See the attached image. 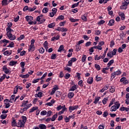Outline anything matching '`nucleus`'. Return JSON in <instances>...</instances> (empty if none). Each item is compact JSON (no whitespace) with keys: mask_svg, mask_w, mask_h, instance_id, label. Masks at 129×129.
Here are the masks:
<instances>
[{"mask_svg":"<svg viewBox=\"0 0 129 129\" xmlns=\"http://www.w3.org/2000/svg\"><path fill=\"white\" fill-rule=\"evenodd\" d=\"M2 42H3V43H4V45H3V46H4V47H6L7 46V44H8V43H10V41L4 39L2 40H1Z\"/></svg>","mask_w":129,"mask_h":129,"instance_id":"ddd939ff","label":"nucleus"},{"mask_svg":"<svg viewBox=\"0 0 129 129\" xmlns=\"http://www.w3.org/2000/svg\"><path fill=\"white\" fill-rule=\"evenodd\" d=\"M101 58H102L101 55H100V56H98V55L96 54L95 56V61H97L98 60H100V59H101Z\"/></svg>","mask_w":129,"mask_h":129,"instance_id":"393cba45","label":"nucleus"},{"mask_svg":"<svg viewBox=\"0 0 129 129\" xmlns=\"http://www.w3.org/2000/svg\"><path fill=\"white\" fill-rule=\"evenodd\" d=\"M6 79V74H4L2 77L0 78V82H3L4 80Z\"/></svg>","mask_w":129,"mask_h":129,"instance_id":"f704fd0d","label":"nucleus"},{"mask_svg":"<svg viewBox=\"0 0 129 129\" xmlns=\"http://www.w3.org/2000/svg\"><path fill=\"white\" fill-rule=\"evenodd\" d=\"M58 20H64V16L63 15H60L56 18V21H58Z\"/></svg>","mask_w":129,"mask_h":129,"instance_id":"c03bdc74","label":"nucleus"},{"mask_svg":"<svg viewBox=\"0 0 129 129\" xmlns=\"http://www.w3.org/2000/svg\"><path fill=\"white\" fill-rule=\"evenodd\" d=\"M119 16L121 17V19L122 21H123L124 19H125V17L124 16V13L122 12L119 13Z\"/></svg>","mask_w":129,"mask_h":129,"instance_id":"9d476101","label":"nucleus"},{"mask_svg":"<svg viewBox=\"0 0 129 129\" xmlns=\"http://www.w3.org/2000/svg\"><path fill=\"white\" fill-rule=\"evenodd\" d=\"M118 108H117L116 106L113 105L110 108V111H115Z\"/></svg>","mask_w":129,"mask_h":129,"instance_id":"dca6fc26","label":"nucleus"},{"mask_svg":"<svg viewBox=\"0 0 129 129\" xmlns=\"http://www.w3.org/2000/svg\"><path fill=\"white\" fill-rule=\"evenodd\" d=\"M55 87L53 88L52 89V91L50 93L51 95H53L56 92V90H58L59 88H58V86L57 85H55Z\"/></svg>","mask_w":129,"mask_h":129,"instance_id":"6e6552de","label":"nucleus"},{"mask_svg":"<svg viewBox=\"0 0 129 129\" xmlns=\"http://www.w3.org/2000/svg\"><path fill=\"white\" fill-rule=\"evenodd\" d=\"M68 96L69 98H73V97L74 96V92H70L68 93Z\"/></svg>","mask_w":129,"mask_h":129,"instance_id":"6ab92c4d","label":"nucleus"},{"mask_svg":"<svg viewBox=\"0 0 129 129\" xmlns=\"http://www.w3.org/2000/svg\"><path fill=\"white\" fill-rule=\"evenodd\" d=\"M39 53H40L41 54H43V53L45 52V49L43 47H42L39 49Z\"/></svg>","mask_w":129,"mask_h":129,"instance_id":"603ef678","label":"nucleus"},{"mask_svg":"<svg viewBox=\"0 0 129 129\" xmlns=\"http://www.w3.org/2000/svg\"><path fill=\"white\" fill-rule=\"evenodd\" d=\"M86 55H83L82 58V62H85V61L86 60Z\"/></svg>","mask_w":129,"mask_h":129,"instance_id":"3c124183","label":"nucleus"},{"mask_svg":"<svg viewBox=\"0 0 129 129\" xmlns=\"http://www.w3.org/2000/svg\"><path fill=\"white\" fill-rule=\"evenodd\" d=\"M109 87V85H108V84L107 85H106L103 88V89H104V90H107V89H108V88Z\"/></svg>","mask_w":129,"mask_h":129,"instance_id":"69168bd1","label":"nucleus"},{"mask_svg":"<svg viewBox=\"0 0 129 129\" xmlns=\"http://www.w3.org/2000/svg\"><path fill=\"white\" fill-rule=\"evenodd\" d=\"M14 43L13 42H12L10 44H9V45L8 46H7V47H10L11 48H14Z\"/></svg>","mask_w":129,"mask_h":129,"instance_id":"0e129e2a","label":"nucleus"},{"mask_svg":"<svg viewBox=\"0 0 129 129\" xmlns=\"http://www.w3.org/2000/svg\"><path fill=\"white\" fill-rule=\"evenodd\" d=\"M79 6V3H77L73 4L72 6V9H74V8H76V7H78Z\"/></svg>","mask_w":129,"mask_h":129,"instance_id":"de8ad7c7","label":"nucleus"},{"mask_svg":"<svg viewBox=\"0 0 129 129\" xmlns=\"http://www.w3.org/2000/svg\"><path fill=\"white\" fill-rule=\"evenodd\" d=\"M6 31L7 33H12L14 32V30H13L11 28H7Z\"/></svg>","mask_w":129,"mask_h":129,"instance_id":"a19ab883","label":"nucleus"},{"mask_svg":"<svg viewBox=\"0 0 129 129\" xmlns=\"http://www.w3.org/2000/svg\"><path fill=\"white\" fill-rule=\"evenodd\" d=\"M42 18H43V15H40L37 17L36 20L37 21V22H38V23H40Z\"/></svg>","mask_w":129,"mask_h":129,"instance_id":"c756f323","label":"nucleus"},{"mask_svg":"<svg viewBox=\"0 0 129 129\" xmlns=\"http://www.w3.org/2000/svg\"><path fill=\"white\" fill-rule=\"evenodd\" d=\"M99 99H100V97H98L97 98H96L95 99V101H94V103H95V104H97V102H98V101H99Z\"/></svg>","mask_w":129,"mask_h":129,"instance_id":"79ce46f5","label":"nucleus"},{"mask_svg":"<svg viewBox=\"0 0 129 129\" xmlns=\"http://www.w3.org/2000/svg\"><path fill=\"white\" fill-rule=\"evenodd\" d=\"M95 68H96L97 71H99V70L101 69L100 66H99L98 64H95Z\"/></svg>","mask_w":129,"mask_h":129,"instance_id":"c85d7f7f","label":"nucleus"},{"mask_svg":"<svg viewBox=\"0 0 129 129\" xmlns=\"http://www.w3.org/2000/svg\"><path fill=\"white\" fill-rule=\"evenodd\" d=\"M82 20H83V21H84V22H86L87 21V17L86 16V15L85 14L84 15H83L81 17Z\"/></svg>","mask_w":129,"mask_h":129,"instance_id":"b1692460","label":"nucleus"},{"mask_svg":"<svg viewBox=\"0 0 129 129\" xmlns=\"http://www.w3.org/2000/svg\"><path fill=\"white\" fill-rule=\"evenodd\" d=\"M7 36L10 39V40H11V41H14V40H16V36L14 35H13L11 33H7Z\"/></svg>","mask_w":129,"mask_h":129,"instance_id":"7ed1b4c3","label":"nucleus"},{"mask_svg":"<svg viewBox=\"0 0 129 129\" xmlns=\"http://www.w3.org/2000/svg\"><path fill=\"white\" fill-rule=\"evenodd\" d=\"M114 104L117 108H119V107L120 106V104H119V102L116 101L114 103Z\"/></svg>","mask_w":129,"mask_h":129,"instance_id":"37998d69","label":"nucleus"},{"mask_svg":"<svg viewBox=\"0 0 129 129\" xmlns=\"http://www.w3.org/2000/svg\"><path fill=\"white\" fill-rule=\"evenodd\" d=\"M3 71H4L6 74H11V71L9 70L6 66L3 67Z\"/></svg>","mask_w":129,"mask_h":129,"instance_id":"20e7f679","label":"nucleus"},{"mask_svg":"<svg viewBox=\"0 0 129 129\" xmlns=\"http://www.w3.org/2000/svg\"><path fill=\"white\" fill-rule=\"evenodd\" d=\"M28 103H29L28 101H24L22 102V104L21 105V107H25V106L28 105Z\"/></svg>","mask_w":129,"mask_h":129,"instance_id":"f8f14e48","label":"nucleus"},{"mask_svg":"<svg viewBox=\"0 0 129 129\" xmlns=\"http://www.w3.org/2000/svg\"><path fill=\"white\" fill-rule=\"evenodd\" d=\"M34 44H35V39H32L31 40L30 48L28 49L29 52H30V51L33 52L35 50V46L34 45Z\"/></svg>","mask_w":129,"mask_h":129,"instance_id":"f03ea898","label":"nucleus"},{"mask_svg":"<svg viewBox=\"0 0 129 129\" xmlns=\"http://www.w3.org/2000/svg\"><path fill=\"white\" fill-rule=\"evenodd\" d=\"M87 83H88V84H92V83H93V78L92 77L89 78L87 80Z\"/></svg>","mask_w":129,"mask_h":129,"instance_id":"1a4fd4ad","label":"nucleus"},{"mask_svg":"<svg viewBox=\"0 0 129 129\" xmlns=\"http://www.w3.org/2000/svg\"><path fill=\"white\" fill-rule=\"evenodd\" d=\"M57 114H54L51 118V121H54L56 118H57Z\"/></svg>","mask_w":129,"mask_h":129,"instance_id":"58836bf2","label":"nucleus"},{"mask_svg":"<svg viewBox=\"0 0 129 129\" xmlns=\"http://www.w3.org/2000/svg\"><path fill=\"white\" fill-rule=\"evenodd\" d=\"M116 52H117V49L115 48L112 51V55L113 56H114L115 55H116Z\"/></svg>","mask_w":129,"mask_h":129,"instance_id":"4c0bfd02","label":"nucleus"},{"mask_svg":"<svg viewBox=\"0 0 129 129\" xmlns=\"http://www.w3.org/2000/svg\"><path fill=\"white\" fill-rule=\"evenodd\" d=\"M107 55L108 57H109L110 58H112V56H113L112 55V53L111 52H108Z\"/></svg>","mask_w":129,"mask_h":129,"instance_id":"e2e57ef3","label":"nucleus"},{"mask_svg":"<svg viewBox=\"0 0 129 129\" xmlns=\"http://www.w3.org/2000/svg\"><path fill=\"white\" fill-rule=\"evenodd\" d=\"M56 31H58V32H67V31H68V29H67V28H61V27H58L57 28H56L55 29Z\"/></svg>","mask_w":129,"mask_h":129,"instance_id":"39448f33","label":"nucleus"},{"mask_svg":"<svg viewBox=\"0 0 129 129\" xmlns=\"http://www.w3.org/2000/svg\"><path fill=\"white\" fill-rule=\"evenodd\" d=\"M25 18L27 22H31V21H33V18L32 16H27Z\"/></svg>","mask_w":129,"mask_h":129,"instance_id":"2eb2a0df","label":"nucleus"},{"mask_svg":"<svg viewBox=\"0 0 129 129\" xmlns=\"http://www.w3.org/2000/svg\"><path fill=\"white\" fill-rule=\"evenodd\" d=\"M114 62V60L113 59H111V60H110L107 64V67H110L111 64H113Z\"/></svg>","mask_w":129,"mask_h":129,"instance_id":"5701e85b","label":"nucleus"},{"mask_svg":"<svg viewBox=\"0 0 129 129\" xmlns=\"http://www.w3.org/2000/svg\"><path fill=\"white\" fill-rule=\"evenodd\" d=\"M50 58L52 60H54V59H56V58H57V56H56V54L53 53V54H51Z\"/></svg>","mask_w":129,"mask_h":129,"instance_id":"72a5a7b5","label":"nucleus"},{"mask_svg":"<svg viewBox=\"0 0 129 129\" xmlns=\"http://www.w3.org/2000/svg\"><path fill=\"white\" fill-rule=\"evenodd\" d=\"M55 26V23H50V24H49L48 25V28H53V27Z\"/></svg>","mask_w":129,"mask_h":129,"instance_id":"13d9d810","label":"nucleus"},{"mask_svg":"<svg viewBox=\"0 0 129 129\" xmlns=\"http://www.w3.org/2000/svg\"><path fill=\"white\" fill-rule=\"evenodd\" d=\"M17 61L12 60L10 62L9 65H10V66H14V65H16V64H17Z\"/></svg>","mask_w":129,"mask_h":129,"instance_id":"bb28decb","label":"nucleus"},{"mask_svg":"<svg viewBox=\"0 0 129 129\" xmlns=\"http://www.w3.org/2000/svg\"><path fill=\"white\" fill-rule=\"evenodd\" d=\"M41 115H46L47 114V111L46 110H43L40 113Z\"/></svg>","mask_w":129,"mask_h":129,"instance_id":"5fc2aeb1","label":"nucleus"},{"mask_svg":"<svg viewBox=\"0 0 129 129\" xmlns=\"http://www.w3.org/2000/svg\"><path fill=\"white\" fill-rule=\"evenodd\" d=\"M78 107H79L78 105L71 106L69 107V109L70 111V112H72L73 110H75V109H77Z\"/></svg>","mask_w":129,"mask_h":129,"instance_id":"423d86ee","label":"nucleus"},{"mask_svg":"<svg viewBox=\"0 0 129 129\" xmlns=\"http://www.w3.org/2000/svg\"><path fill=\"white\" fill-rule=\"evenodd\" d=\"M59 39H60V36H59V35H57L56 36L53 37L51 38V41H55V40H59Z\"/></svg>","mask_w":129,"mask_h":129,"instance_id":"a878e982","label":"nucleus"},{"mask_svg":"<svg viewBox=\"0 0 129 129\" xmlns=\"http://www.w3.org/2000/svg\"><path fill=\"white\" fill-rule=\"evenodd\" d=\"M70 21L72 23H75V22H78V19H74V18H70Z\"/></svg>","mask_w":129,"mask_h":129,"instance_id":"864d4df0","label":"nucleus"},{"mask_svg":"<svg viewBox=\"0 0 129 129\" xmlns=\"http://www.w3.org/2000/svg\"><path fill=\"white\" fill-rule=\"evenodd\" d=\"M76 51H77V52H78V51H80V50H81V46H80V45L77 44L76 45Z\"/></svg>","mask_w":129,"mask_h":129,"instance_id":"cd10ccee","label":"nucleus"},{"mask_svg":"<svg viewBox=\"0 0 129 129\" xmlns=\"http://www.w3.org/2000/svg\"><path fill=\"white\" fill-rule=\"evenodd\" d=\"M72 60H69L68 61V64L67 65V66H70V67H71L72 66Z\"/></svg>","mask_w":129,"mask_h":129,"instance_id":"774afa93","label":"nucleus"},{"mask_svg":"<svg viewBox=\"0 0 129 129\" xmlns=\"http://www.w3.org/2000/svg\"><path fill=\"white\" fill-rule=\"evenodd\" d=\"M2 4V6H8V0H3Z\"/></svg>","mask_w":129,"mask_h":129,"instance_id":"473e14b6","label":"nucleus"},{"mask_svg":"<svg viewBox=\"0 0 129 129\" xmlns=\"http://www.w3.org/2000/svg\"><path fill=\"white\" fill-rule=\"evenodd\" d=\"M24 38H25V35H20V37H19V38H18V40L19 41H21V40H23V39H24Z\"/></svg>","mask_w":129,"mask_h":129,"instance_id":"680f3d73","label":"nucleus"},{"mask_svg":"<svg viewBox=\"0 0 129 129\" xmlns=\"http://www.w3.org/2000/svg\"><path fill=\"white\" fill-rule=\"evenodd\" d=\"M38 127L39 128V129H46V128H47V127L46 126V125H45L44 124H40L38 125Z\"/></svg>","mask_w":129,"mask_h":129,"instance_id":"4468645a","label":"nucleus"},{"mask_svg":"<svg viewBox=\"0 0 129 129\" xmlns=\"http://www.w3.org/2000/svg\"><path fill=\"white\" fill-rule=\"evenodd\" d=\"M70 76H71V75L69 73H67L66 74V75L64 76V78L66 79H69V78H70Z\"/></svg>","mask_w":129,"mask_h":129,"instance_id":"09e8293b","label":"nucleus"},{"mask_svg":"<svg viewBox=\"0 0 129 129\" xmlns=\"http://www.w3.org/2000/svg\"><path fill=\"white\" fill-rule=\"evenodd\" d=\"M15 97H16V95H13L9 100V102H11V103H13L14 102V100L15 99Z\"/></svg>","mask_w":129,"mask_h":129,"instance_id":"aec40b11","label":"nucleus"},{"mask_svg":"<svg viewBox=\"0 0 129 129\" xmlns=\"http://www.w3.org/2000/svg\"><path fill=\"white\" fill-rule=\"evenodd\" d=\"M116 74H115V72H113V73H112V74H111V78H110V79H111V81H112L113 79V78H115V76H116Z\"/></svg>","mask_w":129,"mask_h":129,"instance_id":"c9c22d12","label":"nucleus"},{"mask_svg":"<svg viewBox=\"0 0 129 129\" xmlns=\"http://www.w3.org/2000/svg\"><path fill=\"white\" fill-rule=\"evenodd\" d=\"M104 23H105V21L104 20H101L100 21L98 24V25H103V24H104Z\"/></svg>","mask_w":129,"mask_h":129,"instance_id":"338daca9","label":"nucleus"},{"mask_svg":"<svg viewBox=\"0 0 129 129\" xmlns=\"http://www.w3.org/2000/svg\"><path fill=\"white\" fill-rule=\"evenodd\" d=\"M31 106H32V104H27L26 106L24 107V109H25V110H27V109H29V108H30Z\"/></svg>","mask_w":129,"mask_h":129,"instance_id":"7c9ffc66","label":"nucleus"},{"mask_svg":"<svg viewBox=\"0 0 129 129\" xmlns=\"http://www.w3.org/2000/svg\"><path fill=\"white\" fill-rule=\"evenodd\" d=\"M101 79H102V78H101V77H98V75L96 76V81H97V82L100 81V80H101Z\"/></svg>","mask_w":129,"mask_h":129,"instance_id":"052dcab7","label":"nucleus"},{"mask_svg":"<svg viewBox=\"0 0 129 129\" xmlns=\"http://www.w3.org/2000/svg\"><path fill=\"white\" fill-rule=\"evenodd\" d=\"M107 100H108V98H105L103 99V100H102V102L103 104H106V102L107 101Z\"/></svg>","mask_w":129,"mask_h":129,"instance_id":"a18cd8bd","label":"nucleus"},{"mask_svg":"<svg viewBox=\"0 0 129 129\" xmlns=\"http://www.w3.org/2000/svg\"><path fill=\"white\" fill-rule=\"evenodd\" d=\"M104 127H105V126H104V124L102 123V124L99 125L98 128L99 129H104Z\"/></svg>","mask_w":129,"mask_h":129,"instance_id":"8fccbe9b","label":"nucleus"},{"mask_svg":"<svg viewBox=\"0 0 129 129\" xmlns=\"http://www.w3.org/2000/svg\"><path fill=\"white\" fill-rule=\"evenodd\" d=\"M128 5H129V0H125L124 3H122V5L120 7V10H126Z\"/></svg>","mask_w":129,"mask_h":129,"instance_id":"f257e3e1","label":"nucleus"},{"mask_svg":"<svg viewBox=\"0 0 129 129\" xmlns=\"http://www.w3.org/2000/svg\"><path fill=\"white\" fill-rule=\"evenodd\" d=\"M108 26H109L110 27H111L112 26H113V25H114V20L113 19H111L109 21V23L108 24Z\"/></svg>","mask_w":129,"mask_h":129,"instance_id":"9b49d317","label":"nucleus"},{"mask_svg":"<svg viewBox=\"0 0 129 129\" xmlns=\"http://www.w3.org/2000/svg\"><path fill=\"white\" fill-rule=\"evenodd\" d=\"M22 120H21V121L26 123V122L27 121V117L25 116H22Z\"/></svg>","mask_w":129,"mask_h":129,"instance_id":"ea45409f","label":"nucleus"},{"mask_svg":"<svg viewBox=\"0 0 129 129\" xmlns=\"http://www.w3.org/2000/svg\"><path fill=\"white\" fill-rule=\"evenodd\" d=\"M83 81H82V80H80L78 82V85H79V86H80L81 87H83Z\"/></svg>","mask_w":129,"mask_h":129,"instance_id":"49530a36","label":"nucleus"},{"mask_svg":"<svg viewBox=\"0 0 129 129\" xmlns=\"http://www.w3.org/2000/svg\"><path fill=\"white\" fill-rule=\"evenodd\" d=\"M64 49V45H61L59 46L57 51L58 52H61V51H62V50Z\"/></svg>","mask_w":129,"mask_h":129,"instance_id":"2f4dec72","label":"nucleus"},{"mask_svg":"<svg viewBox=\"0 0 129 129\" xmlns=\"http://www.w3.org/2000/svg\"><path fill=\"white\" fill-rule=\"evenodd\" d=\"M26 123L24 122H23L22 120H19V121L18 122V127H24L25 126V124Z\"/></svg>","mask_w":129,"mask_h":129,"instance_id":"0eeeda50","label":"nucleus"},{"mask_svg":"<svg viewBox=\"0 0 129 129\" xmlns=\"http://www.w3.org/2000/svg\"><path fill=\"white\" fill-rule=\"evenodd\" d=\"M46 113H47V116H51V114L53 113V112H52V111L51 110H49L47 111V112H46Z\"/></svg>","mask_w":129,"mask_h":129,"instance_id":"bf43d9fd","label":"nucleus"},{"mask_svg":"<svg viewBox=\"0 0 129 129\" xmlns=\"http://www.w3.org/2000/svg\"><path fill=\"white\" fill-rule=\"evenodd\" d=\"M8 115H7V114H2L1 115V118H2V119H5V118H7V116Z\"/></svg>","mask_w":129,"mask_h":129,"instance_id":"4d7b16f0","label":"nucleus"},{"mask_svg":"<svg viewBox=\"0 0 129 129\" xmlns=\"http://www.w3.org/2000/svg\"><path fill=\"white\" fill-rule=\"evenodd\" d=\"M115 91V89L114 88V87H111V88L110 89V92H111V93H113Z\"/></svg>","mask_w":129,"mask_h":129,"instance_id":"6e6d98bb","label":"nucleus"},{"mask_svg":"<svg viewBox=\"0 0 129 129\" xmlns=\"http://www.w3.org/2000/svg\"><path fill=\"white\" fill-rule=\"evenodd\" d=\"M37 109H38V107H33V108L30 109L29 112H34V111H35V110H37Z\"/></svg>","mask_w":129,"mask_h":129,"instance_id":"412c9836","label":"nucleus"},{"mask_svg":"<svg viewBox=\"0 0 129 129\" xmlns=\"http://www.w3.org/2000/svg\"><path fill=\"white\" fill-rule=\"evenodd\" d=\"M76 89H77V85H75L71 88L70 91H74V90H76Z\"/></svg>","mask_w":129,"mask_h":129,"instance_id":"a211bd4d","label":"nucleus"},{"mask_svg":"<svg viewBox=\"0 0 129 129\" xmlns=\"http://www.w3.org/2000/svg\"><path fill=\"white\" fill-rule=\"evenodd\" d=\"M48 11H49V9H48V8H44L42 10V12L44 14H47V13H48Z\"/></svg>","mask_w":129,"mask_h":129,"instance_id":"e433bc0d","label":"nucleus"},{"mask_svg":"<svg viewBox=\"0 0 129 129\" xmlns=\"http://www.w3.org/2000/svg\"><path fill=\"white\" fill-rule=\"evenodd\" d=\"M4 55H8V56H9V55H12V50H7L4 52Z\"/></svg>","mask_w":129,"mask_h":129,"instance_id":"4be33fe9","label":"nucleus"},{"mask_svg":"<svg viewBox=\"0 0 129 129\" xmlns=\"http://www.w3.org/2000/svg\"><path fill=\"white\" fill-rule=\"evenodd\" d=\"M29 76H30V75L28 74H27L26 75L21 74L19 75V77H21V78H28Z\"/></svg>","mask_w":129,"mask_h":129,"instance_id":"f3484780","label":"nucleus"}]
</instances>
